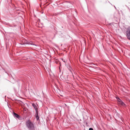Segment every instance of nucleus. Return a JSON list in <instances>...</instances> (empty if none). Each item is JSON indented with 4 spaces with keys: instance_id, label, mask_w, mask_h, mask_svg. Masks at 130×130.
<instances>
[{
    "instance_id": "obj_6",
    "label": "nucleus",
    "mask_w": 130,
    "mask_h": 130,
    "mask_svg": "<svg viewBox=\"0 0 130 130\" xmlns=\"http://www.w3.org/2000/svg\"><path fill=\"white\" fill-rule=\"evenodd\" d=\"M13 116L14 117H16V118H18V119H19L20 118L18 114L16 113L13 112Z\"/></svg>"
},
{
    "instance_id": "obj_4",
    "label": "nucleus",
    "mask_w": 130,
    "mask_h": 130,
    "mask_svg": "<svg viewBox=\"0 0 130 130\" xmlns=\"http://www.w3.org/2000/svg\"><path fill=\"white\" fill-rule=\"evenodd\" d=\"M39 113L38 111H36V113L35 115V116L36 118V120L38 121L39 119Z\"/></svg>"
},
{
    "instance_id": "obj_7",
    "label": "nucleus",
    "mask_w": 130,
    "mask_h": 130,
    "mask_svg": "<svg viewBox=\"0 0 130 130\" xmlns=\"http://www.w3.org/2000/svg\"><path fill=\"white\" fill-rule=\"evenodd\" d=\"M89 130H93V129L92 128H90L89 129Z\"/></svg>"
},
{
    "instance_id": "obj_5",
    "label": "nucleus",
    "mask_w": 130,
    "mask_h": 130,
    "mask_svg": "<svg viewBox=\"0 0 130 130\" xmlns=\"http://www.w3.org/2000/svg\"><path fill=\"white\" fill-rule=\"evenodd\" d=\"M32 105L34 107L36 111H38V108L36 105H35L34 103H32Z\"/></svg>"
},
{
    "instance_id": "obj_1",
    "label": "nucleus",
    "mask_w": 130,
    "mask_h": 130,
    "mask_svg": "<svg viewBox=\"0 0 130 130\" xmlns=\"http://www.w3.org/2000/svg\"><path fill=\"white\" fill-rule=\"evenodd\" d=\"M26 124L27 127L29 130H33L34 129V125L30 120H28L27 121Z\"/></svg>"
},
{
    "instance_id": "obj_3",
    "label": "nucleus",
    "mask_w": 130,
    "mask_h": 130,
    "mask_svg": "<svg viewBox=\"0 0 130 130\" xmlns=\"http://www.w3.org/2000/svg\"><path fill=\"white\" fill-rule=\"evenodd\" d=\"M126 35L127 38L130 40V27H128L127 28Z\"/></svg>"
},
{
    "instance_id": "obj_2",
    "label": "nucleus",
    "mask_w": 130,
    "mask_h": 130,
    "mask_svg": "<svg viewBox=\"0 0 130 130\" xmlns=\"http://www.w3.org/2000/svg\"><path fill=\"white\" fill-rule=\"evenodd\" d=\"M118 101V103L121 105L124 106L125 105V104L117 96L115 97Z\"/></svg>"
}]
</instances>
